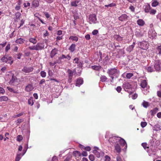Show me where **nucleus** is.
Segmentation results:
<instances>
[{
  "label": "nucleus",
  "instance_id": "nucleus-23",
  "mask_svg": "<svg viewBox=\"0 0 161 161\" xmlns=\"http://www.w3.org/2000/svg\"><path fill=\"white\" fill-rule=\"evenodd\" d=\"M83 80L82 79H78L77 80L76 86H80L83 83Z\"/></svg>",
  "mask_w": 161,
  "mask_h": 161
},
{
  "label": "nucleus",
  "instance_id": "nucleus-6",
  "mask_svg": "<svg viewBox=\"0 0 161 161\" xmlns=\"http://www.w3.org/2000/svg\"><path fill=\"white\" fill-rule=\"evenodd\" d=\"M33 68L32 67L25 66L22 69V71L25 73H29L33 71Z\"/></svg>",
  "mask_w": 161,
  "mask_h": 161
},
{
  "label": "nucleus",
  "instance_id": "nucleus-25",
  "mask_svg": "<svg viewBox=\"0 0 161 161\" xmlns=\"http://www.w3.org/2000/svg\"><path fill=\"white\" fill-rule=\"evenodd\" d=\"M80 1L77 0L72 1L71 3V6L72 7H77V4Z\"/></svg>",
  "mask_w": 161,
  "mask_h": 161
},
{
  "label": "nucleus",
  "instance_id": "nucleus-33",
  "mask_svg": "<svg viewBox=\"0 0 161 161\" xmlns=\"http://www.w3.org/2000/svg\"><path fill=\"white\" fill-rule=\"evenodd\" d=\"M17 79L16 77L13 75L12 76V79L9 82L11 84H13L16 80Z\"/></svg>",
  "mask_w": 161,
  "mask_h": 161
},
{
  "label": "nucleus",
  "instance_id": "nucleus-5",
  "mask_svg": "<svg viewBox=\"0 0 161 161\" xmlns=\"http://www.w3.org/2000/svg\"><path fill=\"white\" fill-rule=\"evenodd\" d=\"M154 67L156 70L160 71L161 69V61L159 60H156Z\"/></svg>",
  "mask_w": 161,
  "mask_h": 161
},
{
  "label": "nucleus",
  "instance_id": "nucleus-10",
  "mask_svg": "<svg viewBox=\"0 0 161 161\" xmlns=\"http://www.w3.org/2000/svg\"><path fill=\"white\" fill-rule=\"evenodd\" d=\"M128 17L126 14H123L119 18V19L122 21H125L127 19Z\"/></svg>",
  "mask_w": 161,
  "mask_h": 161
},
{
  "label": "nucleus",
  "instance_id": "nucleus-43",
  "mask_svg": "<svg viewBox=\"0 0 161 161\" xmlns=\"http://www.w3.org/2000/svg\"><path fill=\"white\" fill-rule=\"evenodd\" d=\"M133 75L132 73H127L126 75V77L128 79H130V78Z\"/></svg>",
  "mask_w": 161,
  "mask_h": 161
},
{
  "label": "nucleus",
  "instance_id": "nucleus-26",
  "mask_svg": "<svg viewBox=\"0 0 161 161\" xmlns=\"http://www.w3.org/2000/svg\"><path fill=\"white\" fill-rule=\"evenodd\" d=\"M75 45L74 44H72L70 46L69 48V49L71 52H74L75 49Z\"/></svg>",
  "mask_w": 161,
  "mask_h": 161
},
{
  "label": "nucleus",
  "instance_id": "nucleus-1",
  "mask_svg": "<svg viewBox=\"0 0 161 161\" xmlns=\"http://www.w3.org/2000/svg\"><path fill=\"white\" fill-rule=\"evenodd\" d=\"M1 60L2 62L9 64L10 65L13 63L14 61L12 57L6 55L3 56L1 59Z\"/></svg>",
  "mask_w": 161,
  "mask_h": 161
},
{
  "label": "nucleus",
  "instance_id": "nucleus-4",
  "mask_svg": "<svg viewBox=\"0 0 161 161\" xmlns=\"http://www.w3.org/2000/svg\"><path fill=\"white\" fill-rule=\"evenodd\" d=\"M119 137L118 136H113L110 137L108 141L112 145L118 143L119 141Z\"/></svg>",
  "mask_w": 161,
  "mask_h": 161
},
{
  "label": "nucleus",
  "instance_id": "nucleus-21",
  "mask_svg": "<svg viewBox=\"0 0 161 161\" xmlns=\"http://www.w3.org/2000/svg\"><path fill=\"white\" fill-rule=\"evenodd\" d=\"M135 44V42H133V44L132 45L129 46L128 47H127L126 48V50L130 52L132 50L133 48L134 47V45Z\"/></svg>",
  "mask_w": 161,
  "mask_h": 161
},
{
  "label": "nucleus",
  "instance_id": "nucleus-59",
  "mask_svg": "<svg viewBox=\"0 0 161 161\" xmlns=\"http://www.w3.org/2000/svg\"><path fill=\"white\" fill-rule=\"evenodd\" d=\"M157 94L158 97H161V91L160 90L157 91Z\"/></svg>",
  "mask_w": 161,
  "mask_h": 161
},
{
  "label": "nucleus",
  "instance_id": "nucleus-35",
  "mask_svg": "<svg viewBox=\"0 0 161 161\" xmlns=\"http://www.w3.org/2000/svg\"><path fill=\"white\" fill-rule=\"evenodd\" d=\"M69 39L77 42L78 40V38L75 36H71L69 37Z\"/></svg>",
  "mask_w": 161,
  "mask_h": 161
},
{
  "label": "nucleus",
  "instance_id": "nucleus-63",
  "mask_svg": "<svg viewBox=\"0 0 161 161\" xmlns=\"http://www.w3.org/2000/svg\"><path fill=\"white\" fill-rule=\"evenodd\" d=\"M71 157V156L67 157L64 161H69Z\"/></svg>",
  "mask_w": 161,
  "mask_h": 161
},
{
  "label": "nucleus",
  "instance_id": "nucleus-49",
  "mask_svg": "<svg viewBox=\"0 0 161 161\" xmlns=\"http://www.w3.org/2000/svg\"><path fill=\"white\" fill-rule=\"evenodd\" d=\"M10 44H8L5 47V51L6 52H7L8 50L10 49Z\"/></svg>",
  "mask_w": 161,
  "mask_h": 161
},
{
  "label": "nucleus",
  "instance_id": "nucleus-27",
  "mask_svg": "<svg viewBox=\"0 0 161 161\" xmlns=\"http://www.w3.org/2000/svg\"><path fill=\"white\" fill-rule=\"evenodd\" d=\"M159 4L157 0H152V6L153 7H155L158 6Z\"/></svg>",
  "mask_w": 161,
  "mask_h": 161
},
{
  "label": "nucleus",
  "instance_id": "nucleus-28",
  "mask_svg": "<svg viewBox=\"0 0 161 161\" xmlns=\"http://www.w3.org/2000/svg\"><path fill=\"white\" fill-rule=\"evenodd\" d=\"M8 100V97L5 96H3L0 97V102L7 101Z\"/></svg>",
  "mask_w": 161,
  "mask_h": 161
},
{
  "label": "nucleus",
  "instance_id": "nucleus-45",
  "mask_svg": "<svg viewBox=\"0 0 161 161\" xmlns=\"http://www.w3.org/2000/svg\"><path fill=\"white\" fill-rule=\"evenodd\" d=\"M29 49L31 50H37L36 46H30L28 47Z\"/></svg>",
  "mask_w": 161,
  "mask_h": 161
},
{
  "label": "nucleus",
  "instance_id": "nucleus-46",
  "mask_svg": "<svg viewBox=\"0 0 161 161\" xmlns=\"http://www.w3.org/2000/svg\"><path fill=\"white\" fill-rule=\"evenodd\" d=\"M89 159L91 161H93L94 160V156L92 154L90 155L89 156Z\"/></svg>",
  "mask_w": 161,
  "mask_h": 161
},
{
  "label": "nucleus",
  "instance_id": "nucleus-51",
  "mask_svg": "<svg viewBox=\"0 0 161 161\" xmlns=\"http://www.w3.org/2000/svg\"><path fill=\"white\" fill-rule=\"evenodd\" d=\"M5 92V91L4 89L3 88L0 87V93L3 94H4Z\"/></svg>",
  "mask_w": 161,
  "mask_h": 161
},
{
  "label": "nucleus",
  "instance_id": "nucleus-41",
  "mask_svg": "<svg viewBox=\"0 0 161 161\" xmlns=\"http://www.w3.org/2000/svg\"><path fill=\"white\" fill-rule=\"evenodd\" d=\"M23 139V137L21 135H19L17 137V140L19 142H20Z\"/></svg>",
  "mask_w": 161,
  "mask_h": 161
},
{
  "label": "nucleus",
  "instance_id": "nucleus-32",
  "mask_svg": "<svg viewBox=\"0 0 161 161\" xmlns=\"http://www.w3.org/2000/svg\"><path fill=\"white\" fill-rule=\"evenodd\" d=\"M154 130L156 131H158L161 130L160 126L159 125H155L154 127Z\"/></svg>",
  "mask_w": 161,
  "mask_h": 161
},
{
  "label": "nucleus",
  "instance_id": "nucleus-22",
  "mask_svg": "<svg viewBox=\"0 0 161 161\" xmlns=\"http://www.w3.org/2000/svg\"><path fill=\"white\" fill-rule=\"evenodd\" d=\"M58 50L56 48H54L53 49L51 53V57L52 58L54 55L57 54Z\"/></svg>",
  "mask_w": 161,
  "mask_h": 161
},
{
  "label": "nucleus",
  "instance_id": "nucleus-18",
  "mask_svg": "<svg viewBox=\"0 0 161 161\" xmlns=\"http://www.w3.org/2000/svg\"><path fill=\"white\" fill-rule=\"evenodd\" d=\"M114 147L115 150L118 153H120L121 151V148L118 143H117V144H116V145L114 146Z\"/></svg>",
  "mask_w": 161,
  "mask_h": 161
},
{
  "label": "nucleus",
  "instance_id": "nucleus-16",
  "mask_svg": "<svg viewBox=\"0 0 161 161\" xmlns=\"http://www.w3.org/2000/svg\"><path fill=\"white\" fill-rule=\"evenodd\" d=\"M25 41V40L23 38H20L17 39L15 41L16 43L18 44H22Z\"/></svg>",
  "mask_w": 161,
  "mask_h": 161
},
{
  "label": "nucleus",
  "instance_id": "nucleus-53",
  "mask_svg": "<svg viewBox=\"0 0 161 161\" xmlns=\"http://www.w3.org/2000/svg\"><path fill=\"white\" fill-rule=\"evenodd\" d=\"M23 114H24L23 113H19L17 114L14 115L13 117L14 118H16V117H19V116H20L22 115Z\"/></svg>",
  "mask_w": 161,
  "mask_h": 161
},
{
  "label": "nucleus",
  "instance_id": "nucleus-56",
  "mask_svg": "<svg viewBox=\"0 0 161 161\" xmlns=\"http://www.w3.org/2000/svg\"><path fill=\"white\" fill-rule=\"evenodd\" d=\"M48 75L49 76H51L53 75V72L52 71V70L49 69L48 70Z\"/></svg>",
  "mask_w": 161,
  "mask_h": 161
},
{
  "label": "nucleus",
  "instance_id": "nucleus-44",
  "mask_svg": "<svg viewBox=\"0 0 161 161\" xmlns=\"http://www.w3.org/2000/svg\"><path fill=\"white\" fill-rule=\"evenodd\" d=\"M116 4L115 3H111L108 5H105V7H114V6H116Z\"/></svg>",
  "mask_w": 161,
  "mask_h": 161
},
{
  "label": "nucleus",
  "instance_id": "nucleus-40",
  "mask_svg": "<svg viewBox=\"0 0 161 161\" xmlns=\"http://www.w3.org/2000/svg\"><path fill=\"white\" fill-rule=\"evenodd\" d=\"M21 153L18 154L15 158V161H19L21 158Z\"/></svg>",
  "mask_w": 161,
  "mask_h": 161
},
{
  "label": "nucleus",
  "instance_id": "nucleus-50",
  "mask_svg": "<svg viewBox=\"0 0 161 161\" xmlns=\"http://www.w3.org/2000/svg\"><path fill=\"white\" fill-rule=\"evenodd\" d=\"M105 161H110V158L107 155L105 156Z\"/></svg>",
  "mask_w": 161,
  "mask_h": 161
},
{
  "label": "nucleus",
  "instance_id": "nucleus-8",
  "mask_svg": "<svg viewBox=\"0 0 161 161\" xmlns=\"http://www.w3.org/2000/svg\"><path fill=\"white\" fill-rule=\"evenodd\" d=\"M89 19L90 21L93 23L95 24L97 22V19L96 15L95 14H92L89 16Z\"/></svg>",
  "mask_w": 161,
  "mask_h": 161
},
{
  "label": "nucleus",
  "instance_id": "nucleus-30",
  "mask_svg": "<svg viewBox=\"0 0 161 161\" xmlns=\"http://www.w3.org/2000/svg\"><path fill=\"white\" fill-rule=\"evenodd\" d=\"M34 103V102L33 100V98L32 97H31L28 100V103L29 105H30L31 106Z\"/></svg>",
  "mask_w": 161,
  "mask_h": 161
},
{
  "label": "nucleus",
  "instance_id": "nucleus-60",
  "mask_svg": "<svg viewBox=\"0 0 161 161\" xmlns=\"http://www.w3.org/2000/svg\"><path fill=\"white\" fill-rule=\"evenodd\" d=\"M79 59L78 58H76L74 59V61L75 63L78 64Z\"/></svg>",
  "mask_w": 161,
  "mask_h": 161
},
{
  "label": "nucleus",
  "instance_id": "nucleus-37",
  "mask_svg": "<svg viewBox=\"0 0 161 161\" xmlns=\"http://www.w3.org/2000/svg\"><path fill=\"white\" fill-rule=\"evenodd\" d=\"M107 78L105 75H102L100 77V80L102 82H104L106 81Z\"/></svg>",
  "mask_w": 161,
  "mask_h": 161
},
{
  "label": "nucleus",
  "instance_id": "nucleus-20",
  "mask_svg": "<svg viewBox=\"0 0 161 161\" xmlns=\"http://www.w3.org/2000/svg\"><path fill=\"white\" fill-rule=\"evenodd\" d=\"M158 111V108H155L152 110H151L149 113L152 115H154Z\"/></svg>",
  "mask_w": 161,
  "mask_h": 161
},
{
  "label": "nucleus",
  "instance_id": "nucleus-7",
  "mask_svg": "<svg viewBox=\"0 0 161 161\" xmlns=\"http://www.w3.org/2000/svg\"><path fill=\"white\" fill-rule=\"evenodd\" d=\"M123 87L125 91H127L128 89L131 88L132 86L130 83L126 82L123 84Z\"/></svg>",
  "mask_w": 161,
  "mask_h": 161
},
{
  "label": "nucleus",
  "instance_id": "nucleus-19",
  "mask_svg": "<svg viewBox=\"0 0 161 161\" xmlns=\"http://www.w3.org/2000/svg\"><path fill=\"white\" fill-rule=\"evenodd\" d=\"M119 142L121 145L122 146H124L126 145V147H127L126 142L124 139L121 138L120 137H119Z\"/></svg>",
  "mask_w": 161,
  "mask_h": 161
},
{
  "label": "nucleus",
  "instance_id": "nucleus-9",
  "mask_svg": "<svg viewBox=\"0 0 161 161\" xmlns=\"http://www.w3.org/2000/svg\"><path fill=\"white\" fill-rule=\"evenodd\" d=\"M39 2L37 0H34L31 3V8L35 9L39 6Z\"/></svg>",
  "mask_w": 161,
  "mask_h": 161
},
{
  "label": "nucleus",
  "instance_id": "nucleus-13",
  "mask_svg": "<svg viewBox=\"0 0 161 161\" xmlns=\"http://www.w3.org/2000/svg\"><path fill=\"white\" fill-rule=\"evenodd\" d=\"M149 34L153 38L155 37L157 35V33L155 31L152 29L149 31Z\"/></svg>",
  "mask_w": 161,
  "mask_h": 161
},
{
  "label": "nucleus",
  "instance_id": "nucleus-14",
  "mask_svg": "<svg viewBox=\"0 0 161 161\" xmlns=\"http://www.w3.org/2000/svg\"><path fill=\"white\" fill-rule=\"evenodd\" d=\"M33 89L34 87L31 84H29L26 86L25 87V90L28 92H29L32 90Z\"/></svg>",
  "mask_w": 161,
  "mask_h": 161
},
{
  "label": "nucleus",
  "instance_id": "nucleus-17",
  "mask_svg": "<svg viewBox=\"0 0 161 161\" xmlns=\"http://www.w3.org/2000/svg\"><path fill=\"white\" fill-rule=\"evenodd\" d=\"M97 149H95L93 151V153H94L98 158H99L100 156V154L99 152L97 150H98L99 149L97 147Z\"/></svg>",
  "mask_w": 161,
  "mask_h": 161
},
{
  "label": "nucleus",
  "instance_id": "nucleus-34",
  "mask_svg": "<svg viewBox=\"0 0 161 161\" xmlns=\"http://www.w3.org/2000/svg\"><path fill=\"white\" fill-rule=\"evenodd\" d=\"M92 67L93 69L96 70H99L101 68V67L100 66H92Z\"/></svg>",
  "mask_w": 161,
  "mask_h": 161
},
{
  "label": "nucleus",
  "instance_id": "nucleus-57",
  "mask_svg": "<svg viewBox=\"0 0 161 161\" xmlns=\"http://www.w3.org/2000/svg\"><path fill=\"white\" fill-rule=\"evenodd\" d=\"M98 33V31L97 30H95L93 31L92 34L93 35H96Z\"/></svg>",
  "mask_w": 161,
  "mask_h": 161
},
{
  "label": "nucleus",
  "instance_id": "nucleus-31",
  "mask_svg": "<svg viewBox=\"0 0 161 161\" xmlns=\"http://www.w3.org/2000/svg\"><path fill=\"white\" fill-rule=\"evenodd\" d=\"M73 155L75 157H79L81 156V154L79 152L76 151L73 152Z\"/></svg>",
  "mask_w": 161,
  "mask_h": 161
},
{
  "label": "nucleus",
  "instance_id": "nucleus-38",
  "mask_svg": "<svg viewBox=\"0 0 161 161\" xmlns=\"http://www.w3.org/2000/svg\"><path fill=\"white\" fill-rule=\"evenodd\" d=\"M156 49L158 54L159 55H161V45L158 46Z\"/></svg>",
  "mask_w": 161,
  "mask_h": 161
},
{
  "label": "nucleus",
  "instance_id": "nucleus-39",
  "mask_svg": "<svg viewBox=\"0 0 161 161\" xmlns=\"http://www.w3.org/2000/svg\"><path fill=\"white\" fill-rule=\"evenodd\" d=\"M142 105L145 108H147L148 106V103L144 101L142 104Z\"/></svg>",
  "mask_w": 161,
  "mask_h": 161
},
{
  "label": "nucleus",
  "instance_id": "nucleus-58",
  "mask_svg": "<svg viewBox=\"0 0 161 161\" xmlns=\"http://www.w3.org/2000/svg\"><path fill=\"white\" fill-rule=\"evenodd\" d=\"M117 161H122L121 157L119 156H118L116 157Z\"/></svg>",
  "mask_w": 161,
  "mask_h": 161
},
{
  "label": "nucleus",
  "instance_id": "nucleus-24",
  "mask_svg": "<svg viewBox=\"0 0 161 161\" xmlns=\"http://www.w3.org/2000/svg\"><path fill=\"white\" fill-rule=\"evenodd\" d=\"M29 41L33 43V44H35L37 42L36 40V37L34 38H31L29 39Z\"/></svg>",
  "mask_w": 161,
  "mask_h": 161
},
{
  "label": "nucleus",
  "instance_id": "nucleus-61",
  "mask_svg": "<svg viewBox=\"0 0 161 161\" xmlns=\"http://www.w3.org/2000/svg\"><path fill=\"white\" fill-rule=\"evenodd\" d=\"M130 9L132 12H134L135 11V8L133 6H131L129 7Z\"/></svg>",
  "mask_w": 161,
  "mask_h": 161
},
{
  "label": "nucleus",
  "instance_id": "nucleus-42",
  "mask_svg": "<svg viewBox=\"0 0 161 161\" xmlns=\"http://www.w3.org/2000/svg\"><path fill=\"white\" fill-rule=\"evenodd\" d=\"M40 75L42 77L44 78L46 76V72L44 71H42L40 73Z\"/></svg>",
  "mask_w": 161,
  "mask_h": 161
},
{
  "label": "nucleus",
  "instance_id": "nucleus-12",
  "mask_svg": "<svg viewBox=\"0 0 161 161\" xmlns=\"http://www.w3.org/2000/svg\"><path fill=\"white\" fill-rule=\"evenodd\" d=\"M140 86L143 88H144L147 87V82L146 80H143L141 81Z\"/></svg>",
  "mask_w": 161,
  "mask_h": 161
},
{
  "label": "nucleus",
  "instance_id": "nucleus-3",
  "mask_svg": "<svg viewBox=\"0 0 161 161\" xmlns=\"http://www.w3.org/2000/svg\"><path fill=\"white\" fill-rule=\"evenodd\" d=\"M119 72V71L115 68H112L108 69L107 72V73L109 76L115 75L116 74H118Z\"/></svg>",
  "mask_w": 161,
  "mask_h": 161
},
{
  "label": "nucleus",
  "instance_id": "nucleus-11",
  "mask_svg": "<svg viewBox=\"0 0 161 161\" xmlns=\"http://www.w3.org/2000/svg\"><path fill=\"white\" fill-rule=\"evenodd\" d=\"M37 50H41L44 48V46L42 43H37L36 45Z\"/></svg>",
  "mask_w": 161,
  "mask_h": 161
},
{
  "label": "nucleus",
  "instance_id": "nucleus-52",
  "mask_svg": "<svg viewBox=\"0 0 161 161\" xmlns=\"http://www.w3.org/2000/svg\"><path fill=\"white\" fill-rule=\"evenodd\" d=\"M156 11L155 9H152L151 10L150 13L151 14H154L156 13Z\"/></svg>",
  "mask_w": 161,
  "mask_h": 161
},
{
  "label": "nucleus",
  "instance_id": "nucleus-2",
  "mask_svg": "<svg viewBox=\"0 0 161 161\" xmlns=\"http://www.w3.org/2000/svg\"><path fill=\"white\" fill-rule=\"evenodd\" d=\"M67 73L68 76V82L69 83H70L72 82V79L74 73H76V69H74L72 70L68 69L67 71Z\"/></svg>",
  "mask_w": 161,
  "mask_h": 161
},
{
  "label": "nucleus",
  "instance_id": "nucleus-55",
  "mask_svg": "<svg viewBox=\"0 0 161 161\" xmlns=\"http://www.w3.org/2000/svg\"><path fill=\"white\" fill-rule=\"evenodd\" d=\"M122 90V88L120 86H118L116 88V91L119 92V93L121 92V90Z\"/></svg>",
  "mask_w": 161,
  "mask_h": 161
},
{
  "label": "nucleus",
  "instance_id": "nucleus-62",
  "mask_svg": "<svg viewBox=\"0 0 161 161\" xmlns=\"http://www.w3.org/2000/svg\"><path fill=\"white\" fill-rule=\"evenodd\" d=\"M58 159L56 156H54L53 157L52 161H58Z\"/></svg>",
  "mask_w": 161,
  "mask_h": 161
},
{
  "label": "nucleus",
  "instance_id": "nucleus-36",
  "mask_svg": "<svg viewBox=\"0 0 161 161\" xmlns=\"http://www.w3.org/2000/svg\"><path fill=\"white\" fill-rule=\"evenodd\" d=\"M21 15V14H20V13H19V12L16 13L15 14V20L16 21V19H19V18L20 16Z\"/></svg>",
  "mask_w": 161,
  "mask_h": 161
},
{
  "label": "nucleus",
  "instance_id": "nucleus-64",
  "mask_svg": "<svg viewBox=\"0 0 161 161\" xmlns=\"http://www.w3.org/2000/svg\"><path fill=\"white\" fill-rule=\"evenodd\" d=\"M157 18L159 19L161 21V13L158 14L157 16Z\"/></svg>",
  "mask_w": 161,
  "mask_h": 161
},
{
  "label": "nucleus",
  "instance_id": "nucleus-15",
  "mask_svg": "<svg viewBox=\"0 0 161 161\" xmlns=\"http://www.w3.org/2000/svg\"><path fill=\"white\" fill-rule=\"evenodd\" d=\"M137 24L141 26H143L145 24V22L142 19H139L137 21Z\"/></svg>",
  "mask_w": 161,
  "mask_h": 161
},
{
  "label": "nucleus",
  "instance_id": "nucleus-47",
  "mask_svg": "<svg viewBox=\"0 0 161 161\" xmlns=\"http://www.w3.org/2000/svg\"><path fill=\"white\" fill-rule=\"evenodd\" d=\"M147 144L146 143H143L142 144V146L145 149L147 148H148V147H147Z\"/></svg>",
  "mask_w": 161,
  "mask_h": 161
},
{
  "label": "nucleus",
  "instance_id": "nucleus-29",
  "mask_svg": "<svg viewBox=\"0 0 161 161\" xmlns=\"http://www.w3.org/2000/svg\"><path fill=\"white\" fill-rule=\"evenodd\" d=\"M151 9V6L150 5L148 4L147 5L145 8V11L146 13H148L150 11V9Z\"/></svg>",
  "mask_w": 161,
  "mask_h": 161
},
{
  "label": "nucleus",
  "instance_id": "nucleus-54",
  "mask_svg": "<svg viewBox=\"0 0 161 161\" xmlns=\"http://www.w3.org/2000/svg\"><path fill=\"white\" fill-rule=\"evenodd\" d=\"M147 70L148 72H152L153 71V69L151 67H149L147 69Z\"/></svg>",
  "mask_w": 161,
  "mask_h": 161
},
{
  "label": "nucleus",
  "instance_id": "nucleus-48",
  "mask_svg": "<svg viewBox=\"0 0 161 161\" xmlns=\"http://www.w3.org/2000/svg\"><path fill=\"white\" fill-rule=\"evenodd\" d=\"M141 126L143 128L145 127L147 125V123L146 122H142L141 123Z\"/></svg>",
  "mask_w": 161,
  "mask_h": 161
}]
</instances>
